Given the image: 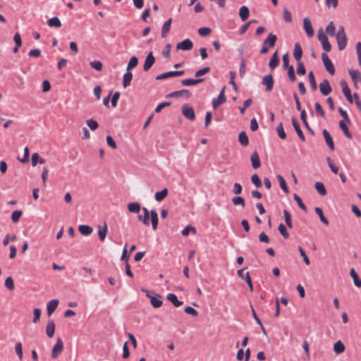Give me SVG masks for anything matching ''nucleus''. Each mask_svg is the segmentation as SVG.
I'll use <instances>...</instances> for the list:
<instances>
[{"label":"nucleus","mask_w":361,"mask_h":361,"mask_svg":"<svg viewBox=\"0 0 361 361\" xmlns=\"http://www.w3.org/2000/svg\"><path fill=\"white\" fill-rule=\"evenodd\" d=\"M350 274L353 279L354 284L358 288L361 287V279L353 268L350 269Z\"/></svg>","instance_id":"37"},{"label":"nucleus","mask_w":361,"mask_h":361,"mask_svg":"<svg viewBox=\"0 0 361 361\" xmlns=\"http://www.w3.org/2000/svg\"><path fill=\"white\" fill-rule=\"evenodd\" d=\"M86 123L87 126L92 130H95L98 128L99 124L97 121L91 118L86 121Z\"/></svg>","instance_id":"52"},{"label":"nucleus","mask_w":361,"mask_h":361,"mask_svg":"<svg viewBox=\"0 0 361 361\" xmlns=\"http://www.w3.org/2000/svg\"><path fill=\"white\" fill-rule=\"evenodd\" d=\"M315 213L319 216L320 221L325 225L329 226V222L328 219L324 216L322 209L320 207L314 208Z\"/></svg>","instance_id":"36"},{"label":"nucleus","mask_w":361,"mask_h":361,"mask_svg":"<svg viewBox=\"0 0 361 361\" xmlns=\"http://www.w3.org/2000/svg\"><path fill=\"white\" fill-rule=\"evenodd\" d=\"M181 112L183 115L190 121H193L195 118L194 109L189 104L183 105L181 109Z\"/></svg>","instance_id":"5"},{"label":"nucleus","mask_w":361,"mask_h":361,"mask_svg":"<svg viewBox=\"0 0 361 361\" xmlns=\"http://www.w3.org/2000/svg\"><path fill=\"white\" fill-rule=\"evenodd\" d=\"M294 200L298 203V207L305 212H307V209L305 206V204L302 202V199L297 195H293Z\"/></svg>","instance_id":"44"},{"label":"nucleus","mask_w":361,"mask_h":361,"mask_svg":"<svg viewBox=\"0 0 361 361\" xmlns=\"http://www.w3.org/2000/svg\"><path fill=\"white\" fill-rule=\"evenodd\" d=\"M335 26L334 25V23L331 21L329 23V24L326 27V32L330 36H334L335 34Z\"/></svg>","instance_id":"59"},{"label":"nucleus","mask_w":361,"mask_h":361,"mask_svg":"<svg viewBox=\"0 0 361 361\" xmlns=\"http://www.w3.org/2000/svg\"><path fill=\"white\" fill-rule=\"evenodd\" d=\"M279 63L280 60L278 56V51H276L269 62V66L271 70L273 71L279 66Z\"/></svg>","instance_id":"22"},{"label":"nucleus","mask_w":361,"mask_h":361,"mask_svg":"<svg viewBox=\"0 0 361 361\" xmlns=\"http://www.w3.org/2000/svg\"><path fill=\"white\" fill-rule=\"evenodd\" d=\"M204 81V78H197V79H184L181 80V84L185 86L195 85L198 83L202 82Z\"/></svg>","instance_id":"26"},{"label":"nucleus","mask_w":361,"mask_h":361,"mask_svg":"<svg viewBox=\"0 0 361 361\" xmlns=\"http://www.w3.org/2000/svg\"><path fill=\"white\" fill-rule=\"evenodd\" d=\"M336 41L339 50H343L347 45V37L345 33L344 27L340 26L336 35Z\"/></svg>","instance_id":"2"},{"label":"nucleus","mask_w":361,"mask_h":361,"mask_svg":"<svg viewBox=\"0 0 361 361\" xmlns=\"http://www.w3.org/2000/svg\"><path fill=\"white\" fill-rule=\"evenodd\" d=\"M142 212L144 213V216H142L141 214H139L137 216V220L142 221L145 225L149 226L150 216L152 228L154 231L157 230L159 223L158 214L157 212L155 210H151L149 212L146 207L142 208Z\"/></svg>","instance_id":"1"},{"label":"nucleus","mask_w":361,"mask_h":361,"mask_svg":"<svg viewBox=\"0 0 361 361\" xmlns=\"http://www.w3.org/2000/svg\"><path fill=\"white\" fill-rule=\"evenodd\" d=\"M154 62H155V58L153 56L152 52H149L148 54V55L147 56L145 61V63L143 66L144 71H149L152 68V66L154 65Z\"/></svg>","instance_id":"14"},{"label":"nucleus","mask_w":361,"mask_h":361,"mask_svg":"<svg viewBox=\"0 0 361 361\" xmlns=\"http://www.w3.org/2000/svg\"><path fill=\"white\" fill-rule=\"evenodd\" d=\"M59 305V300L54 299L50 300L47 305V311L48 316H51L56 310Z\"/></svg>","instance_id":"20"},{"label":"nucleus","mask_w":361,"mask_h":361,"mask_svg":"<svg viewBox=\"0 0 361 361\" xmlns=\"http://www.w3.org/2000/svg\"><path fill=\"white\" fill-rule=\"evenodd\" d=\"M184 312L188 314L192 315V317H197L198 315V312L190 306L186 307L184 309Z\"/></svg>","instance_id":"64"},{"label":"nucleus","mask_w":361,"mask_h":361,"mask_svg":"<svg viewBox=\"0 0 361 361\" xmlns=\"http://www.w3.org/2000/svg\"><path fill=\"white\" fill-rule=\"evenodd\" d=\"M250 160L253 169H257L261 166V161L259 159L258 152L257 151L252 152L250 157Z\"/></svg>","instance_id":"19"},{"label":"nucleus","mask_w":361,"mask_h":361,"mask_svg":"<svg viewBox=\"0 0 361 361\" xmlns=\"http://www.w3.org/2000/svg\"><path fill=\"white\" fill-rule=\"evenodd\" d=\"M323 136L324 137V140L326 141V145L329 147V149L331 151H334L335 149L334 143L333 141V138L331 137L330 133L329 131L326 129H324L322 131Z\"/></svg>","instance_id":"16"},{"label":"nucleus","mask_w":361,"mask_h":361,"mask_svg":"<svg viewBox=\"0 0 361 361\" xmlns=\"http://www.w3.org/2000/svg\"><path fill=\"white\" fill-rule=\"evenodd\" d=\"M146 292V296L150 299V303L152 306L154 308H159L162 306L163 302L161 300V295L157 294L156 296H152L149 295V292L147 290H145Z\"/></svg>","instance_id":"6"},{"label":"nucleus","mask_w":361,"mask_h":361,"mask_svg":"<svg viewBox=\"0 0 361 361\" xmlns=\"http://www.w3.org/2000/svg\"><path fill=\"white\" fill-rule=\"evenodd\" d=\"M315 189L317 190V192L321 195H326V188L324 185V184L321 182H317L315 183Z\"/></svg>","instance_id":"45"},{"label":"nucleus","mask_w":361,"mask_h":361,"mask_svg":"<svg viewBox=\"0 0 361 361\" xmlns=\"http://www.w3.org/2000/svg\"><path fill=\"white\" fill-rule=\"evenodd\" d=\"M5 286L9 290H13L15 288L13 279L11 276H8L5 280Z\"/></svg>","instance_id":"50"},{"label":"nucleus","mask_w":361,"mask_h":361,"mask_svg":"<svg viewBox=\"0 0 361 361\" xmlns=\"http://www.w3.org/2000/svg\"><path fill=\"white\" fill-rule=\"evenodd\" d=\"M133 78V74L131 72L128 71L123 75V85L124 87H127L130 85V82Z\"/></svg>","instance_id":"40"},{"label":"nucleus","mask_w":361,"mask_h":361,"mask_svg":"<svg viewBox=\"0 0 361 361\" xmlns=\"http://www.w3.org/2000/svg\"><path fill=\"white\" fill-rule=\"evenodd\" d=\"M191 96V92L188 90H181L178 91H174L173 92L169 93L166 97H183L186 99H188Z\"/></svg>","instance_id":"12"},{"label":"nucleus","mask_w":361,"mask_h":361,"mask_svg":"<svg viewBox=\"0 0 361 361\" xmlns=\"http://www.w3.org/2000/svg\"><path fill=\"white\" fill-rule=\"evenodd\" d=\"M169 191L167 188H164L162 190L155 193V200L157 202H161L168 195Z\"/></svg>","instance_id":"33"},{"label":"nucleus","mask_w":361,"mask_h":361,"mask_svg":"<svg viewBox=\"0 0 361 361\" xmlns=\"http://www.w3.org/2000/svg\"><path fill=\"white\" fill-rule=\"evenodd\" d=\"M277 41V36L275 34L269 33L267 37L264 39L266 44L268 47H274L276 45Z\"/></svg>","instance_id":"27"},{"label":"nucleus","mask_w":361,"mask_h":361,"mask_svg":"<svg viewBox=\"0 0 361 361\" xmlns=\"http://www.w3.org/2000/svg\"><path fill=\"white\" fill-rule=\"evenodd\" d=\"M250 15V10L248 7L243 6L240 7L239 10V16L242 21H245L248 18Z\"/></svg>","instance_id":"28"},{"label":"nucleus","mask_w":361,"mask_h":361,"mask_svg":"<svg viewBox=\"0 0 361 361\" xmlns=\"http://www.w3.org/2000/svg\"><path fill=\"white\" fill-rule=\"evenodd\" d=\"M341 86L342 87V92H343V94L345 95V97H347V95L350 94V93H351L350 90L348 87V83L345 80H342L341 81Z\"/></svg>","instance_id":"47"},{"label":"nucleus","mask_w":361,"mask_h":361,"mask_svg":"<svg viewBox=\"0 0 361 361\" xmlns=\"http://www.w3.org/2000/svg\"><path fill=\"white\" fill-rule=\"evenodd\" d=\"M276 178L279 180V185L281 187V188L283 190V191L286 193V194H288L289 193V189L287 186V184L286 183V180H284L283 177L281 176V175H277L276 176Z\"/></svg>","instance_id":"32"},{"label":"nucleus","mask_w":361,"mask_h":361,"mask_svg":"<svg viewBox=\"0 0 361 361\" xmlns=\"http://www.w3.org/2000/svg\"><path fill=\"white\" fill-rule=\"evenodd\" d=\"M349 74L355 87L358 82H361V73L359 70L350 69Z\"/></svg>","instance_id":"17"},{"label":"nucleus","mask_w":361,"mask_h":361,"mask_svg":"<svg viewBox=\"0 0 361 361\" xmlns=\"http://www.w3.org/2000/svg\"><path fill=\"white\" fill-rule=\"evenodd\" d=\"M286 69L288 70V77L289 80L292 82H294L296 80V76L295 74L293 66H290V67H288V68H286Z\"/></svg>","instance_id":"49"},{"label":"nucleus","mask_w":361,"mask_h":361,"mask_svg":"<svg viewBox=\"0 0 361 361\" xmlns=\"http://www.w3.org/2000/svg\"><path fill=\"white\" fill-rule=\"evenodd\" d=\"M138 63V59L136 56H132L128 62L127 71H130V69L136 67Z\"/></svg>","instance_id":"51"},{"label":"nucleus","mask_w":361,"mask_h":361,"mask_svg":"<svg viewBox=\"0 0 361 361\" xmlns=\"http://www.w3.org/2000/svg\"><path fill=\"white\" fill-rule=\"evenodd\" d=\"M297 73L299 75H303L306 73V70L305 68V65L302 62H298V67L296 69Z\"/></svg>","instance_id":"55"},{"label":"nucleus","mask_w":361,"mask_h":361,"mask_svg":"<svg viewBox=\"0 0 361 361\" xmlns=\"http://www.w3.org/2000/svg\"><path fill=\"white\" fill-rule=\"evenodd\" d=\"M211 71V68L209 66H206L202 69H200L198 71H197L195 73V77H200L202 75H204L207 73H208L209 71Z\"/></svg>","instance_id":"58"},{"label":"nucleus","mask_w":361,"mask_h":361,"mask_svg":"<svg viewBox=\"0 0 361 361\" xmlns=\"http://www.w3.org/2000/svg\"><path fill=\"white\" fill-rule=\"evenodd\" d=\"M293 56L295 59L297 61V62L301 61V58L302 56V49L301 48L300 44L298 42L295 44Z\"/></svg>","instance_id":"23"},{"label":"nucleus","mask_w":361,"mask_h":361,"mask_svg":"<svg viewBox=\"0 0 361 361\" xmlns=\"http://www.w3.org/2000/svg\"><path fill=\"white\" fill-rule=\"evenodd\" d=\"M193 47V43L190 39H185L176 44L177 50L189 51Z\"/></svg>","instance_id":"10"},{"label":"nucleus","mask_w":361,"mask_h":361,"mask_svg":"<svg viewBox=\"0 0 361 361\" xmlns=\"http://www.w3.org/2000/svg\"><path fill=\"white\" fill-rule=\"evenodd\" d=\"M79 232L85 236L90 235L92 233V228L87 225H80L78 227Z\"/></svg>","instance_id":"31"},{"label":"nucleus","mask_w":361,"mask_h":361,"mask_svg":"<svg viewBox=\"0 0 361 361\" xmlns=\"http://www.w3.org/2000/svg\"><path fill=\"white\" fill-rule=\"evenodd\" d=\"M314 106L317 114L319 115L322 118H325V112L322 109V106L320 105V104L317 102L315 103Z\"/></svg>","instance_id":"63"},{"label":"nucleus","mask_w":361,"mask_h":361,"mask_svg":"<svg viewBox=\"0 0 361 361\" xmlns=\"http://www.w3.org/2000/svg\"><path fill=\"white\" fill-rule=\"evenodd\" d=\"M339 127L343 132L344 135L349 139H352L353 135L349 131L347 125L344 121H339Z\"/></svg>","instance_id":"34"},{"label":"nucleus","mask_w":361,"mask_h":361,"mask_svg":"<svg viewBox=\"0 0 361 361\" xmlns=\"http://www.w3.org/2000/svg\"><path fill=\"white\" fill-rule=\"evenodd\" d=\"M15 350L16 354L18 355L20 360L23 358V347L21 343H16L15 345Z\"/></svg>","instance_id":"56"},{"label":"nucleus","mask_w":361,"mask_h":361,"mask_svg":"<svg viewBox=\"0 0 361 361\" xmlns=\"http://www.w3.org/2000/svg\"><path fill=\"white\" fill-rule=\"evenodd\" d=\"M303 25H304V29L307 33V35L309 37H313L314 33V30H313V27L312 25V23L308 18H305L303 19Z\"/></svg>","instance_id":"15"},{"label":"nucleus","mask_w":361,"mask_h":361,"mask_svg":"<svg viewBox=\"0 0 361 361\" xmlns=\"http://www.w3.org/2000/svg\"><path fill=\"white\" fill-rule=\"evenodd\" d=\"M276 131H277V133H278V135L279 137L282 139V140H284L286 138V134L284 131V129H283V123H280L279 124V126H277L276 128Z\"/></svg>","instance_id":"48"},{"label":"nucleus","mask_w":361,"mask_h":361,"mask_svg":"<svg viewBox=\"0 0 361 361\" xmlns=\"http://www.w3.org/2000/svg\"><path fill=\"white\" fill-rule=\"evenodd\" d=\"M38 162L39 164H44L45 159L41 158L37 153H33L32 155V165L35 166Z\"/></svg>","instance_id":"41"},{"label":"nucleus","mask_w":361,"mask_h":361,"mask_svg":"<svg viewBox=\"0 0 361 361\" xmlns=\"http://www.w3.org/2000/svg\"><path fill=\"white\" fill-rule=\"evenodd\" d=\"M319 90L321 93L326 96L330 94V92L332 90V88L330 85V83L328 80L324 79L320 84H319Z\"/></svg>","instance_id":"13"},{"label":"nucleus","mask_w":361,"mask_h":361,"mask_svg":"<svg viewBox=\"0 0 361 361\" xmlns=\"http://www.w3.org/2000/svg\"><path fill=\"white\" fill-rule=\"evenodd\" d=\"M283 214H284V219H285V221L286 223L287 226L289 228H293V224H292V221H291L290 214L289 213L288 211H287L286 209H284Z\"/></svg>","instance_id":"46"},{"label":"nucleus","mask_w":361,"mask_h":361,"mask_svg":"<svg viewBox=\"0 0 361 361\" xmlns=\"http://www.w3.org/2000/svg\"><path fill=\"white\" fill-rule=\"evenodd\" d=\"M212 32V30L209 27H203L198 29V33L202 37L209 35Z\"/></svg>","instance_id":"62"},{"label":"nucleus","mask_w":361,"mask_h":361,"mask_svg":"<svg viewBox=\"0 0 361 361\" xmlns=\"http://www.w3.org/2000/svg\"><path fill=\"white\" fill-rule=\"evenodd\" d=\"M283 20L286 23H291L292 22L291 13H290V12L286 8H284V9H283Z\"/></svg>","instance_id":"60"},{"label":"nucleus","mask_w":361,"mask_h":361,"mask_svg":"<svg viewBox=\"0 0 361 361\" xmlns=\"http://www.w3.org/2000/svg\"><path fill=\"white\" fill-rule=\"evenodd\" d=\"M63 350V343L61 338H57L56 342L52 348L51 357L56 359Z\"/></svg>","instance_id":"3"},{"label":"nucleus","mask_w":361,"mask_h":361,"mask_svg":"<svg viewBox=\"0 0 361 361\" xmlns=\"http://www.w3.org/2000/svg\"><path fill=\"white\" fill-rule=\"evenodd\" d=\"M345 349V345L341 341H338L334 345V350L336 354H341L343 353Z\"/></svg>","instance_id":"38"},{"label":"nucleus","mask_w":361,"mask_h":361,"mask_svg":"<svg viewBox=\"0 0 361 361\" xmlns=\"http://www.w3.org/2000/svg\"><path fill=\"white\" fill-rule=\"evenodd\" d=\"M245 269H246V268H243V269L238 270V275L240 278L245 280V282H246L247 284L248 285L250 291L252 292L253 291V285H252V282L251 280V277H250V273L248 271H247L245 274L244 273Z\"/></svg>","instance_id":"7"},{"label":"nucleus","mask_w":361,"mask_h":361,"mask_svg":"<svg viewBox=\"0 0 361 361\" xmlns=\"http://www.w3.org/2000/svg\"><path fill=\"white\" fill-rule=\"evenodd\" d=\"M108 233V227L106 222L104 226H98V235L99 240L104 242Z\"/></svg>","instance_id":"21"},{"label":"nucleus","mask_w":361,"mask_h":361,"mask_svg":"<svg viewBox=\"0 0 361 361\" xmlns=\"http://www.w3.org/2000/svg\"><path fill=\"white\" fill-rule=\"evenodd\" d=\"M322 59L325 66L326 70L331 74V75L335 74V68L334 64L331 61L329 58L328 55L326 53L322 54Z\"/></svg>","instance_id":"4"},{"label":"nucleus","mask_w":361,"mask_h":361,"mask_svg":"<svg viewBox=\"0 0 361 361\" xmlns=\"http://www.w3.org/2000/svg\"><path fill=\"white\" fill-rule=\"evenodd\" d=\"M171 23H172V18H169L164 23L162 28H161V37H166L168 32L170 30Z\"/></svg>","instance_id":"30"},{"label":"nucleus","mask_w":361,"mask_h":361,"mask_svg":"<svg viewBox=\"0 0 361 361\" xmlns=\"http://www.w3.org/2000/svg\"><path fill=\"white\" fill-rule=\"evenodd\" d=\"M278 229L285 239H288L289 238V233L287 231L286 227L283 224H279Z\"/></svg>","instance_id":"53"},{"label":"nucleus","mask_w":361,"mask_h":361,"mask_svg":"<svg viewBox=\"0 0 361 361\" xmlns=\"http://www.w3.org/2000/svg\"><path fill=\"white\" fill-rule=\"evenodd\" d=\"M262 83L266 86V90L271 92L274 87V78L271 74L267 75L263 77Z\"/></svg>","instance_id":"11"},{"label":"nucleus","mask_w":361,"mask_h":361,"mask_svg":"<svg viewBox=\"0 0 361 361\" xmlns=\"http://www.w3.org/2000/svg\"><path fill=\"white\" fill-rule=\"evenodd\" d=\"M91 67L96 71H100L103 68L102 63L99 61H93L90 63Z\"/></svg>","instance_id":"54"},{"label":"nucleus","mask_w":361,"mask_h":361,"mask_svg":"<svg viewBox=\"0 0 361 361\" xmlns=\"http://www.w3.org/2000/svg\"><path fill=\"white\" fill-rule=\"evenodd\" d=\"M23 212L20 210H15L11 214V219L14 223L19 221Z\"/></svg>","instance_id":"61"},{"label":"nucleus","mask_w":361,"mask_h":361,"mask_svg":"<svg viewBox=\"0 0 361 361\" xmlns=\"http://www.w3.org/2000/svg\"><path fill=\"white\" fill-rule=\"evenodd\" d=\"M232 202L234 205H240L243 208L245 207V202L243 197L236 196L233 197Z\"/></svg>","instance_id":"43"},{"label":"nucleus","mask_w":361,"mask_h":361,"mask_svg":"<svg viewBox=\"0 0 361 361\" xmlns=\"http://www.w3.org/2000/svg\"><path fill=\"white\" fill-rule=\"evenodd\" d=\"M55 333V323L53 320H49L46 326V334L49 338H52Z\"/></svg>","instance_id":"25"},{"label":"nucleus","mask_w":361,"mask_h":361,"mask_svg":"<svg viewBox=\"0 0 361 361\" xmlns=\"http://www.w3.org/2000/svg\"><path fill=\"white\" fill-rule=\"evenodd\" d=\"M308 79L312 87V91H316L317 89V85L316 82V80L314 78V73L312 71H310L308 74Z\"/></svg>","instance_id":"42"},{"label":"nucleus","mask_w":361,"mask_h":361,"mask_svg":"<svg viewBox=\"0 0 361 361\" xmlns=\"http://www.w3.org/2000/svg\"><path fill=\"white\" fill-rule=\"evenodd\" d=\"M128 209L130 212L137 214L141 209V206L139 202H131L128 204Z\"/></svg>","instance_id":"35"},{"label":"nucleus","mask_w":361,"mask_h":361,"mask_svg":"<svg viewBox=\"0 0 361 361\" xmlns=\"http://www.w3.org/2000/svg\"><path fill=\"white\" fill-rule=\"evenodd\" d=\"M166 299L170 301L176 307H180L183 304V301L178 300L176 295L174 293H169L166 295Z\"/></svg>","instance_id":"24"},{"label":"nucleus","mask_w":361,"mask_h":361,"mask_svg":"<svg viewBox=\"0 0 361 361\" xmlns=\"http://www.w3.org/2000/svg\"><path fill=\"white\" fill-rule=\"evenodd\" d=\"M291 121H292V124H293V126L295 129V130L296 131L297 133V135H298V137H300V139L304 142L305 141V137L300 127V125L297 121L296 118H295L294 117L292 118L291 119Z\"/></svg>","instance_id":"18"},{"label":"nucleus","mask_w":361,"mask_h":361,"mask_svg":"<svg viewBox=\"0 0 361 361\" xmlns=\"http://www.w3.org/2000/svg\"><path fill=\"white\" fill-rule=\"evenodd\" d=\"M252 183L257 187L260 188L262 186V182L257 173L253 174L251 176Z\"/></svg>","instance_id":"57"},{"label":"nucleus","mask_w":361,"mask_h":361,"mask_svg":"<svg viewBox=\"0 0 361 361\" xmlns=\"http://www.w3.org/2000/svg\"><path fill=\"white\" fill-rule=\"evenodd\" d=\"M185 73L184 71H169L166 73H161L158 75L156 77V80H161L164 79H166L170 77L180 76Z\"/></svg>","instance_id":"9"},{"label":"nucleus","mask_w":361,"mask_h":361,"mask_svg":"<svg viewBox=\"0 0 361 361\" xmlns=\"http://www.w3.org/2000/svg\"><path fill=\"white\" fill-rule=\"evenodd\" d=\"M238 140L243 147H247L249 145V138L245 131H242L239 133Z\"/></svg>","instance_id":"29"},{"label":"nucleus","mask_w":361,"mask_h":361,"mask_svg":"<svg viewBox=\"0 0 361 361\" xmlns=\"http://www.w3.org/2000/svg\"><path fill=\"white\" fill-rule=\"evenodd\" d=\"M47 25L51 27H54L59 28L61 26V23L59 18L53 17L48 20Z\"/></svg>","instance_id":"39"},{"label":"nucleus","mask_w":361,"mask_h":361,"mask_svg":"<svg viewBox=\"0 0 361 361\" xmlns=\"http://www.w3.org/2000/svg\"><path fill=\"white\" fill-rule=\"evenodd\" d=\"M225 89L226 87H224L221 90L218 97L212 100V106L214 109H216L219 105L224 104L226 102V97L224 93Z\"/></svg>","instance_id":"8"}]
</instances>
